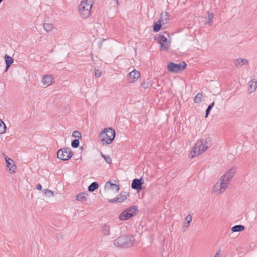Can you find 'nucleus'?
<instances>
[{"label":"nucleus","mask_w":257,"mask_h":257,"mask_svg":"<svg viewBox=\"0 0 257 257\" xmlns=\"http://www.w3.org/2000/svg\"><path fill=\"white\" fill-rule=\"evenodd\" d=\"M5 59L6 63V71H7L14 62V59L12 57L6 54L5 56Z\"/></svg>","instance_id":"obj_15"},{"label":"nucleus","mask_w":257,"mask_h":257,"mask_svg":"<svg viewBox=\"0 0 257 257\" xmlns=\"http://www.w3.org/2000/svg\"><path fill=\"white\" fill-rule=\"evenodd\" d=\"M220 250H218V251H217L215 254V256L214 257H220Z\"/></svg>","instance_id":"obj_43"},{"label":"nucleus","mask_w":257,"mask_h":257,"mask_svg":"<svg viewBox=\"0 0 257 257\" xmlns=\"http://www.w3.org/2000/svg\"><path fill=\"white\" fill-rule=\"evenodd\" d=\"M160 45V50L162 51H167L170 46V43H159Z\"/></svg>","instance_id":"obj_22"},{"label":"nucleus","mask_w":257,"mask_h":257,"mask_svg":"<svg viewBox=\"0 0 257 257\" xmlns=\"http://www.w3.org/2000/svg\"><path fill=\"white\" fill-rule=\"evenodd\" d=\"M92 5V0L82 1L79 6L80 14L82 18L86 19L90 16Z\"/></svg>","instance_id":"obj_3"},{"label":"nucleus","mask_w":257,"mask_h":257,"mask_svg":"<svg viewBox=\"0 0 257 257\" xmlns=\"http://www.w3.org/2000/svg\"><path fill=\"white\" fill-rule=\"evenodd\" d=\"M247 63V60L246 59L238 58L235 60V65L237 67H240L243 64Z\"/></svg>","instance_id":"obj_19"},{"label":"nucleus","mask_w":257,"mask_h":257,"mask_svg":"<svg viewBox=\"0 0 257 257\" xmlns=\"http://www.w3.org/2000/svg\"><path fill=\"white\" fill-rule=\"evenodd\" d=\"M3 0H0V4L2 2Z\"/></svg>","instance_id":"obj_47"},{"label":"nucleus","mask_w":257,"mask_h":257,"mask_svg":"<svg viewBox=\"0 0 257 257\" xmlns=\"http://www.w3.org/2000/svg\"><path fill=\"white\" fill-rule=\"evenodd\" d=\"M7 170L11 174H13L15 173V170L17 168L16 165L14 163V161L12 162L11 161L8 162L6 163Z\"/></svg>","instance_id":"obj_13"},{"label":"nucleus","mask_w":257,"mask_h":257,"mask_svg":"<svg viewBox=\"0 0 257 257\" xmlns=\"http://www.w3.org/2000/svg\"><path fill=\"white\" fill-rule=\"evenodd\" d=\"M101 155L107 164H110L111 163L112 160L109 156H105L103 154H102Z\"/></svg>","instance_id":"obj_36"},{"label":"nucleus","mask_w":257,"mask_h":257,"mask_svg":"<svg viewBox=\"0 0 257 257\" xmlns=\"http://www.w3.org/2000/svg\"><path fill=\"white\" fill-rule=\"evenodd\" d=\"M207 21L206 22V24L210 25L212 22L213 19L214 18V15L212 13H210L209 12H207Z\"/></svg>","instance_id":"obj_27"},{"label":"nucleus","mask_w":257,"mask_h":257,"mask_svg":"<svg viewBox=\"0 0 257 257\" xmlns=\"http://www.w3.org/2000/svg\"><path fill=\"white\" fill-rule=\"evenodd\" d=\"M52 76L46 75L43 77L42 82L44 84L49 86L51 84L52 82Z\"/></svg>","instance_id":"obj_17"},{"label":"nucleus","mask_w":257,"mask_h":257,"mask_svg":"<svg viewBox=\"0 0 257 257\" xmlns=\"http://www.w3.org/2000/svg\"><path fill=\"white\" fill-rule=\"evenodd\" d=\"M108 202L109 203H115L118 202V198L117 197H115V198H114L113 199H109L108 200Z\"/></svg>","instance_id":"obj_39"},{"label":"nucleus","mask_w":257,"mask_h":257,"mask_svg":"<svg viewBox=\"0 0 257 257\" xmlns=\"http://www.w3.org/2000/svg\"><path fill=\"white\" fill-rule=\"evenodd\" d=\"M6 125L4 122L0 119V134H3L5 133L6 131Z\"/></svg>","instance_id":"obj_25"},{"label":"nucleus","mask_w":257,"mask_h":257,"mask_svg":"<svg viewBox=\"0 0 257 257\" xmlns=\"http://www.w3.org/2000/svg\"><path fill=\"white\" fill-rule=\"evenodd\" d=\"M130 196L129 193L126 192H121L119 195L118 198V203H120L124 201Z\"/></svg>","instance_id":"obj_16"},{"label":"nucleus","mask_w":257,"mask_h":257,"mask_svg":"<svg viewBox=\"0 0 257 257\" xmlns=\"http://www.w3.org/2000/svg\"><path fill=\"white\" fill-rule=\"evenodd\" d=\"M43 28L47 32L51 31L53 28V25L50 23H44L43 24Z\"/></svg>","instance_id":"obj_26"},{"label":"nucleus","mask_w":257,"mask_h":257,"mask_svg":"<svg viewBox=\"0 0 257 257\" xmlns=\"http://www.w3.org/2000/svg\"><path fill=\"white\" fill-rule=\"evenodd\" d=\"M3 155L5 158H6V157H8L5 153H3Z\"/></svg>","instance_id":"obj_44"},{"label":"nucleus","mask_w":257,"mask_h":257,"mask_svg":"<svg viewBox=\"0 0 257 257\" xmlns=\"http://www.w3.org/2000/svg\"><path fill=\"white\" fill-rule=\"evenodd\" d=\"M138 210V207L137 206H133L127 208L124 210L122 213H120L119 218L120 220H126L135 216Z\"/></svg>","instance_id":"obj_4"},{"label":"nucleus","mask_w":257,"mask_h":257,"mask_svg":"<svg viewBox=\"0 0 257 257\" xmlns=\"http://www.w3.org/2000/svg\"><path fill=\"white\" fill-rule=\"evenodd\" d=\"M249 87L251 88H253V89L255 90L257 87V80H251L248 82Z\"/></svg>","instance_id":"obj_32"},{"label":"nucleus","mask_w":257,"mask_h":257,"mask_svg":"<svg viewBox=\"0 0 257 257\" xmlns=\"http://www.w3.org/2000/svg\"><path fill=\"white\" fill-rule=\"evenodd\" d=\"M192 216L190 215V214H188L186 218H185V220L186 221H187V224H188V225H189V223H190V222L192 220Z\"/></svg>","instance_id":"obj_38"},{"label":"nucleus","mask_w":257,"mask_h":257,"mask_svg":"<svg viewBox=\"0 0 257 257\" xmlns=\"http://www.w3.org/2000/svg\"><path fill=\"white\" fill-rule=\"evenodd\" d=\"M98 183L96 182H92L89 186L88 190L89 192H93L98 188Z\"/></svg>","instance_id":"obj_23"},{"label":"nucleus","mask_w":257,"mask_h":257,"mask_svg":"<svg viewBox=\"0 0 257 257\" xmlns=\"http://www.w3.org/2000/svg\"><path fill=\"white\" fill-rule=\"evenodd\" d=\"M105 189H115L117 192L119 190V185H116L111 182L110 181L107 182L105 185Z\"/></svg>","instance_id":"obj_14"},{"label":"nucleus","mask_w":257,"mask_h":257,"mask_svg":"<svg viewBox=\"0 0 257 257\" xmlns=\"http://www.w3.org/2000/svg\"><path fill=\"white\" fill-rule=\"evenodd\" d=\"M228 184L225 182L223 179L220 178V180L216 183L214 186V191L215 192L220 194L224 191L227 188Z\"/></svg>","instance_id":"obj_8"},{"label":"nucleus","mask_w":257,"mask_h":257,"mask_svg":"<svg viewBox=\"0 0 257 257\" xmlns=\"http://www.w3.org/2000/svg\"><path fill=\"white\" fill-rule=\"evenodd\" d=\"M187 64L185 62H181L179 64L170 62L167 66V69L171 72L177 73L184 70Z\"/></svg>","instance_id":"obj_6"},{"label":"nucleus","mask_w":257,"mask_h":257,"mask_svg":"<svg viewBox=\"0 0 257 257\" xmlns=\"http://www.w3.org/2000/svg\"><path fill=\"white\" fill-rule=\"evenodd\" d=\"M110 226L107 224H104L102 226L101 232L104 235H108L110 234Z\"/></svg>","instance_id":"obj_20"},{"label":"nucleus","mask_w":257,"mask_h":257,"mask_svg":"<svg viewBox=\"0 0 257 257\" xmlns=\"http://www.w3.org/2000/svg\"><path fill=\"white\" fill-rule=\"evenodd\" d=\"M214 105V102H213L212 103H211L210 104H209L207 109H206V112H205V117H207L211 109L212 108V107H213Z\"/></svg>","instance_id":"obj_29"},{"label":"nucleus","mask_w":257,"mask_h":257,"mask_svg":"<svg viewBox=\"0 0 257 257\" xmlns=\"http://www.w3.org/2000/svg\"><path fill=\"white\" fill-rule=\"evenodd\" d=\"M188 226L189 225H188V224L187 225H186V224L183 225L182 226V231H185L188 228Z\"/></svg>","instance_id":"obj_40"},{"label":"nucleus","mask_w":257,"mask_h":257,"mask_svg":"<svg viewBox=\"0 0 257 257\" xmlns=\"http://www.w3.org/2000/svg\"><path fill=\"white\" fill-rule=\"evenodd\" d=\"M162 15H163V14H162L161 15L160 19L154 24L153 31L154 32H159L161 28L162 22H163V23L164 22V20L162 19H163Z\"/></svg>","instance_id":"obj_12"},{"label":"nucleus","mask_w":257,"mask_h":257,"mask_svg":"<svg viewBox=\"0 0 257 257\" xmlns=\"http://www.w3.org/2000/svg\"><path fill=\"white\" fill-rule=\"evenodd\" d=\"M79 141L78 139H75L71 142V146L74 148H77L79 147Z\"/></svg>","instance_id":"obj_34"},{"label":"nucleus","mask_w":257,"mask_h":257,"mask_svg":"<svg viewBox=\"0 0 257 257\" xmlns=\"http://www.w3.org/2000/svg\"><path fill=\"white\" fill-rule=\"evenodd\" d=\"M144 183V180L142 178L140 179H135L133 180L131 187L133 189L140 191L142 190V185Z\"/></svg>","instance_id":"obj_11"},{"label":"nucleus","mask_w":257,"mask_h":257,"mask_svg":"<svg viewBox=\"0 0 257 257\" xmlns=\"http://www.w3.org/2000/svg\"><path fill=\"white\" fill-rule=\"evenodd\" d=\"M42 188V186L40 184H38L36 186V189L38 190H41Z\"/></svg>","instance_id":"obj_41"},{"label":"nucleus","mask_w":257,"mask_h":257,"mask_svg":"<svg viewBox=\"0 0 257 257\" xmlns=\"http://www.w3.org/2000/svg\"><path fill=\"white\" fill-rule=\"evenodd\" d=\"M245 227L242 225H236L232 226L231 228L232 232H241L244 229Z\"/></svg>","instance_id":"obj_18"},{"label":"nucleus","mask_w":257,"mask_h":257,"mask_svg":"<svg viewBox=\"0 0 257 257\" xmlns=\"http://www.w3.org/2000/svg\"><path fill=\"white\" fill-rule=\"evenodd\" d=\"M135 238L133 235L120 236L114 240L113 244L120 248H127L133 246Z\"/></svg>","instance_id":"obj_1"},{"label":"nucleus","mask_w":257,"mask_h":257,"mask_svg":"<svg viewBox=\"0 0 257 257\" xmlns=\"http://www.w3.org/2000/svg\"><path fill=\"white\" fill-rule=\"evenodd\" d=\"M211 146V139L210 138H207L205 140V142H203V145L202 147L204 150H207L210 146Z\"/></svg>","instance_id":"obj_24"},{"label":"nucleus","mask_w":257,"mask_h":257,"mask_svg":"<svg viewBox=\"0 0 257 257\" xmlns=\"http://www.w3.org/2000/svg\"><path fill=\"white\" fill-rule=\"evenodd\" d=\"M72 136L75 138L81 139V134L79 131H75L73 132Z\"/></svg>","instance_id":"obj_35"},{"label":"nucleus","mask_w":257,"mask_h":257,"mask_svg":"<svg viewBox=\"0 0 257 257\" xmlns=\"http://www.w3.org/2000/svg\"><path fill=\"white\" fill-rule=\"evenodd\" d=\"M94 73H95V76L96 77H99L101 75V71L99 69H94Z\"/></svg>","instance_id":"obj_37"},{"label":"nucleus","mask_w":257,"mask_h":257,"mask_svg":"<svg viewBox=\"0 0 257 257\" xmlns=\"http://www.w3.org/2000/svg\"><path fill=\"white\" fill-rule=\"evenodd\" d=\"M57 155L59 159L62 161H67L73 156V153L70 148H63L58 151Z\"/></svg>","instance_id":"obj_5"},{"label":"nucleus","mask_w":257,"mask_h":257,"mask_svg":"<svg viewBox=\"0 0 257 257\" xmlns=\"http://www.w3.org/2000/svg\"><path fill=\"white\" fill-rule=\"evenodd\" d=\"M115 130L111 127L105 128L100 134L99 138L102 145L110 144L114 139Z\"/></svg>","instance_id":"obj_2"},{"label":"nucleus","mask_w":257,"mask_h":257,"mask_svg":"<svg viewBox=\"0 0 257 257\" xmlns=\"http://www.w3.org/2000/svg\"><path fill=\"white\" fill-rule=\"evenodd\" d=\"M165 34H166L168 36L169 35V34H168V33H167V32H165Z\"/></svg>","instance_id":"obj_45"},{"label":"nucleus","mask_w":257,"mask_h":257,"mask_svg":"<svg viewBox=\"0 0 257 257\" xmlns=\"http://www.w3.org/2000/svg\"><path fill=\"white\" fill-rule=\"evenodd\" d=\"M6 163L8 162L11 161L13 162V160L11 159L10 158H9L8 157H6V158H5Z\"/></svg>","instance_id":"obj_42"},{"label":"nucleus","mask_w":257,"mask_h":257,"mask_svg":"<svg viewBox=\"0 0 257 257\" xmlns=\"http://www.w3.org/2000/svg\"><path fill=\"white\" fill-rule=\"evenodd\" d=\"M150 82H151V80L149 79H147L142 83L141 86L144 89H147L149 87Z\"/></svg>","instance_id":"obj_31"},{"label":"nucleus","mask_w":257,"mask_h":257,"mask_svg":"<svg viewBox=\"0 0 257 257\" xmlns=\"http://www.w3.org/2000/svg\"><path fill=\"white\" fill-rule=\"evenodd\" d=\"M203 95L201 93H198L194 98V101L196 103H200L202 101L201 98H202Z\"/></svg>","instance_id":"obj_28"},{"label":"nucleus","mask_w":257,"mask_h":257,"mask_svg":"<svg viewBox=\"0 0 257 257\" xmlns=\"http://www.w3.org/2000/svg\"><path fill=\"white\" fill-rule=\"evenodd\" d=\"M140 76L139 71L134 70L131 71L127 76V81L130 83H134L136 81Z\"/></svg>","instance_id":"obj_10"},{"label":"nucleus","mask_w":257,"mask_h":257,"mask_svg":"<svg viewBox=\"0 0 257 257\" xmlns=\"http://www.w3.org/2000/svg\"><path fill=\"white\" fill-rule=\"evenodd\" d=\"M158 42H159V43H160V42L170 43V41H168L167 38L163 35L159 36V39L158 40Z\"/></svg>","instance_id":"obj_33"},{"label":"nucleus","mask_w":257,"mask_h":257,"mask_svg":"<svg viewBox=\"0 0 257 257\" xmlns=\"http://www.w3.org/2000/svg\"><path fill=\"white\" fill-rule=\"evenodd\" d=\"M43 192L45 195L48 197H52L54 196L53 192L48 189H44Z\"/></svg>","instance_id":"obj_30"},{"label":"nucleus","mask_w":257,"mask_h":257,"mask_svg":"<svg viewBox=\"0 0 257 257\" xmlns=\"http://www.w3.org/2000/svg\"><path fill=\"white\" fill-rule=\"evenodd\" d=\"M76 199L81 202H84L87 200L86 194L84 192L80 193L76 196Z\"/></svg>","instance_id":"obj_21"},{"label":"nucleus","mask_w":257,"mask_h":257,"mask_svg":"<svg viewBox=\"0 0 257 257\" xmlns=\"http://www.w3.org/2000/svg\"><path fill=\"white\" fill-rule=\"evenodd\" d=\"M202 145L203 141L202 140L198 141L195 144L194 147L193 148L192 151L191 152L192 158L197 156L205 151L204 149L202 147Z\"/></svg>","instance_id":"obj_7"},{"label":"nucleus","mask_w":257,"mask_h":257,"mask_svg":"<svg viewBox=\"0 0 257 257\" xmlns=\"http://www.w3.org/2000/svg\"><path fill=\"white\" fill-rule=\"evenodd\" d=\"M116 2H117V4L118 5V0H116Z\"/></svg>","instance_id":"obj_46"},{"label":"nucleus","mask_w":257,"mask_h":257,"mask_svg":"<svg viewBox=\"0 0 257 257\" xmlns=\"http://www.w3.org/2000/svg\"><path fill=\"white\" fill-rule=\"evenodd\" d=\"M236 172V168L235 167H233L230 168L228 171L226 172V173L222 176L221 178L223 179L225 182L227 183L228 185L229 182L231 181L232 177L235 175Z\"/></svg>","instance_id":"obj_9"}]
</instances>
